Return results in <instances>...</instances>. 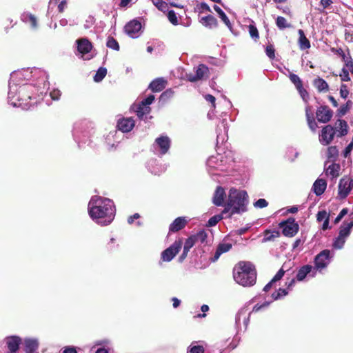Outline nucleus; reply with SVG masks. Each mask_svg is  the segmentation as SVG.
Segmentation results:
<instances>
[{
	"label": "nucleus",
	"instance_id": "obj_63",
	"mask_svg": "<svg viewBox=\"0 0 353 353\" xmlns=\"http://www.w3.org/2000/svg\"><path fill=\"white\" fill-rule=\"evenodd\" d=\"M348 109L346 108V105H341L337 110L336 115L339 117H341L344 116L347 112Z\"/></svg>",
	"mask_w": 353,
	"mask_h": 353
},
{
	"label": "nucleus",
	"instance_id": "obj_52",
	"mask_svg": "<svg viewBox=\"0 0 353 353\" xmlns=\"http://www.w3.org/2000/svg\"><path fill=\"white\" fill-rule=\"evenodd\" d=\"M218 250L222 253H225L228 252L232 248V244L231 243H220L218 245L217 248Z\"/></svg>",
	"mask_w": 353,
	"mask_h": 353
},
{
	"label": "nucleus",
	"instance_id": "obj_47",
	"mask_svg": "<svg viewBox=\"0 0 353 353\" xmlns=\"http://www.w3.org/2000/svg\"><path fill=\"white\" fill-rule=\"evenodd\" d=\"M195 243H196V242L195 239H194V236L192 235L185 240L183 249L189 252Z\"/></svg>",
	"mask_w": 353,
	"mask_h": 353
},
{
	"label": "nucleus",
	"instance_id": "obj_1",
	"mask_svg": "<svg viewBox=\"0 0 353 353\" xmlns=\"http://www.w3.org/2000/svg\"><path fill=\"white\" fill-rule=\"evenodd\" d=\"M48 88L46 71L38 68H23L10 74L8 101L14 107L29 110L47 94Z\"/></svg>",
	"mask_w": 353,
	"mask_h": 353
},
{
	"label": "nucleus",
	"instance_id": "obj_42",
	"mask_svg": "<svg viewBox=\"0 0 353 353\" xmlns=\"http://www.w3.org/2000/svg\"><path fill=\"white\" fill-rule=\"evenodd\" d=\"M346 240L338 235L333 241L332 247L336 250H341L343 248Z\"/></svg>",
	"mask_w": 353,
	"mask_h": 353
},
{
	"label": "nucleus",
	"instance_id": "obj_15",
	"mask_svg": "<svg viewBox=\"0 0 353 353\" xmlns=\"http://www.w3.org/2000/svg\"><path fill=\"white\" fill-rule=\"evenodd\" d=\"M353 180L348 177L342 178L339 183L338 195L341 199H345L352 190Z\"/></svg>",
	"mask_w": 353,
	"mask_h": 353
},
{
	"label": "nucleus",
	"instance_id": "obj_16",
	"mask_svg": "<svg viewBox=\"0 0 353 353\" xmlns=\"http://www.w3.org/2000/svg\"><path fill=\"white\" fill-rule=\"evenodd\" d=\"M228 126L226 119H223L216 129V146L222 145L228 140Z\"/></svg>",
	"mask_w": 353,
	"mask_h": 353
},
{
	"label": "nucleus",
	"instance_id": "obj_51",
	"mask_svg": "<svg viewBox=\"0 0 353 353\" xmlns=\"http://www.w3.org/2000/svg\"><path fill=\"white\" fill-rule=\"evenodd\" d=\"M289 78L296 88L301 87V85H302V81L298 75L290 72Z\"/></svg>",
	"mask_w": 353,
	"mask_h": 353
},
{
	"label": "nucleus",
	"instance_id": "obj_13",
	"mask_svg": "<svg viewBox=\"0 0 353 353\" xmlns=\"http://www.w3.org/2000/svg\"><path fill=\"white\" fill-rule=\"evenodd\" d=\"M78 54H81V58L89 60L92 57L86 56L92 49V43L87 38H81L76 41Z\"/></svg>",
	"mask_w": 353,
	"mask_h": 353
},
{
	"label": "nucleus",
	"instance_id": "obj_61",
	"mask_svg": "<svg viewBox=\"0 0 353 353\" xmlns=\"http://www.w3.org/2000/svg\"><path fill=\"white\" fill-rule=\"evenodd\" d=\"M340 77L342 81H348L350 80L349 72L347 70L343 68Z\"/></svg>",
	"mask_w": 353,
	"mask_h": 353
},
{
	"label": "nucleus",
	"instance_id": "obj_26",
	"mask_svg": "<svg viewBox=\"0 0 353 353\" xmlns=\"http://www.w3.org/2000/svg\"><path fill=\"white\" fill-rule=\"evenodd\" d=\"M188 221L185 217H178L175 219L173 222L170 225L169 231L172 232H178L182 230L187 224Z\"/></svg>",
	"mask_w": 353,
	"mask_h": 353
},
{
	"label": "nucleus",
	"instance_id": "obj_36",
	"mask_svg": "<svg viewBox=\"0 0 353 353\" xmlns=\"http://www.w3.org/2000/svg\"><path fill=\"white\" fill-rule=\"evenodd\" d=\"M314 85L319 92H327L329 90L327 83L322 78L318 77L314 80Z\"/></svg>",
	"mask_w": 353,
	"mask_h": 353
},
{
	"label": "nucleus",
	"instance_id": "obj_41",
	"mask_svg": "<svg viewBox=\"0 0 353 353\" xmlns=\"http://www.w3.org/2000/svg\"><path fill=\"white\" fill-rule=\"evenodd\" d=\"M107 74V69L103 67L99 68L95 75L94 76V81L95 82L101 81Z\"/></svg>",
	"mask_w": 353,
	"mask_h": 353
},
{
	"label": "nucleus",
	"instance_id": "obj_39",
	"mask_svg": "<svg viewBox=\"0 0 353 353\" xmlns=\"http://www.w3.org/2000/svg\"><path fill=\"white\" fill-rule=\"evenodd\" d=\"M276 25L280 30L289 28L291 27V24L289 23L285 18L283 17L279 16L276 19Z\"/></svg>",
	"mask_w": 353,
	"mask_h": 353
},
{
	"label": "nucleus",
	"instance_id": "obj_58",
	"mask_svg": "<svg viewBox=\"0 0 353 353\" xmlns=\"http://www.w3.org/2000/svg\"><path fill=\"white\" fill-rule=\"evenodd\" d=\"M327 218H329V215H327V212L325 210L319 211L317 213L316 219L319 222L325 221Z\"/></svg>",
	"mask_w": 353,
	"mask_h": 353
},
{
	"label": "nucleus",
	"instance_id": "obj_33",
	"mask_svg": "<svg viewBox=\"0 0 353 353\" xmlns=\"http://www.w3.org/2000/svg\"><path fill=\"white\" fill-rule=\"evenodd\" d=\"M299 35V46L301 50H304L310 48V42L308 39L305 37L303 30L300 29L298 30Z\"/></svg>",
	"mask_w": 353,
	"mask_h": 353
},
{
	"label": "nucleus",
	"instance_id": "obj_2",
	"mask_svg": "<svg viewBox=\"0 0 353 353\" xmlns=\"http://www.w3.org/2000/svg\"><path fill=\"white\" fill-rule=\"evenodd\" d=\"M88 214L92 220L101 226H107L114 220L116 208L114 202L100 196H92L88 205Z\"/></svg>",
	"mask_w": 353,
	"mask_h": 353
},
{
	"label": "nucleus",
	"instance_id": "obj_3",
	"mask_svg": "<svg viewBox=\"0 0 353 353\" xmlns=\"http://www.w3.org/2000/svg\"><path fill=\"white\" fill-rule=\"evenodd\" d=\"M249 196L245 190L232 188L229 190L228 198L223 213H228L230 218L234 214H241L248 211Z\"/></svg>",
	"mask_w": 353,
	"mask_h": 353
},
{
	"label": "nucleus",
	"instance_id": "obj_10",
	"mask_svg": "<svg viewBox=\"0 0 353 353\" xmlns=\"http://www.w3.org/2000/svg\"><path fill=\"white\" fill-rule=\"evenodd\" d=\"M279 226L282 229V234L288 237L294 236L299 230V225L294 218H289L280 222Z\"/></svg>",
	"mask_w": 353,
	"mask_h": 353
},
{
	"label": "nucleus",
	"instance_id": "obj_34",
	"mask_svg": "<svg viewBox=\"0 0 353 353\" xmlns=\"http://www.w3.org/2000/svg\"><path fill=\"white\" fill-rule=\"evenodd\" d=\"M201 22L203 25L211 29L215 28L218 26V21L211 14L202 17Z\"/></svg>",
	"mask_w": 353,
	"mask_h": 353
},
{
	"label": "nucleus",
	"instance_id": "obj_46",
	"mask_svg": "<svg viewBox=\"0 0 353 353\" xmlns=\"http://www.w3.org/2000/svg\"><path fill=\"white\" fill-rule=\"evenodd\" d=\"M299 152L293 148H289L286 153L288 159L291 161H294L299 157Z\"/></svg>",
	"mask_w": 353,
	"mask_h": 353
},
{
	"label": "nucleus",
	"instance_id": "obj_60",
	"mask_svg": "<svg viewBox=\"0 0 353 353\" xmlns=\"http://www.w3.org/2000/svg\"><path fill=\"white\" fill-rule=\"evenodd\" d=\"M61 96L60 90L57 89H54L50 92V97L52 100L57 101L59 99Z\"/></svg>",
	"mask_w": 353,
	"mask_h": 353
},
{
	"label": "nucleus",
	"instance_id": "obj_23",
	"mask_svg": "<svg viewBox=\"0 0 353 353\" xmlns=\"http://www.w3.org/2000/svg\"><path fill=\"white\" fill-rule=\"evenodd\" d=\"M352 219L349 221H344L339 228V236L347 239L351 234L353 228V213L350 214Z\"/></svg>",
	"mask_w": 353,
	"mask_h": 353
},
{
	"label": "nucleus",
	"instance_id": "obj_38",
	"mask_svg": "<svg viewBox=\"0 0 353 353\" xmlns=\"http://www.w3.org/2000/svg\"><path fill=\"white\" fill-rule=\"evenodd\" d=\"M193 236H194V239H195L196 243H199L201 244H204L206 243L208 234L205 230H200L196 234H194Z\"/></svg>",
	"mask_w": 353,
	"mask_h": 353
},
{
	"label": "nucleus",
	"instance_id": "obj_50",
	"mask_svg": "<svg viewBox=\"0 0 353 353\" xmlns=\"http://www.w3.org/2000/svg\"><path fill=\"white\" fill-rule=\"evenodd\" d=\"M268 205V202L265 199H259L253 203V206L256 209H262Z\"/></svg>",
	"mask_w": 353,
	"mask_h": 353
},
{
	"label": "nucleus",
	"instance_id": "obj_35",
	"mask_svg": "<svg viewBox=\"0 0 353 353\" xmlns=\"http://www.w3.org/2000/svg\"><path fill=\"white\" fill-rule=\"evenodd\" d=\"M214 10L217 12L219 14V17L220 19L223 21V22L225 24V26L229 28V30L232 32V23L225 14V13L216 5L214 6Z\"/></svg>",
	"mask_w": 353,
	"mask_h": 353
},
{
	"label": "nucleus",
	"instance_id": "obj_53",
	"mask_svg": "<svg viewBox=\"0 0 353 353\" xmlns=\"http://www.w3.org/2000/svg\"><path fill=\"white\" fill-rule=\"evenodd\" d=\"M275 50L272 45H269L265 48L266 55L270 59H273L275 57Z\"/></svg>",
	"mask_w": 353,
	"mask_h": 353
},
{
	"label": "nucleus",
	"instance_id": "obj_54",
	"mask_svg": "<svg viewBox=\"0 0 353 353\" xmlns=\"http://www.w3.org/2000/svg\"><path fill=\"white\" fill-rule=\"evenodd\" d=\"M296 88L299 91V93L300 94V95H301V98L303 99V100L306 101L307 99H308L309 96H308V93L306 91V90L304 89V88L303 86V84L301 85V87H297Z\"/></svg>",
	"mask_w": 353,
	"mask_h": 353
},
{
	"label": "nucleus",
	"instance_id": "obj_64",
	"mask_svg": "<svg viewBox=\"0 0 353 353\" xmlns=\"http://www.w3.org/2000/svg\"><path fill=\"white\" fill-rule=\"evenodd\" d=\"M63 353H77L76 347L73 346L65 347Z\"/></svg>",
	"mask_w": 353,
	"mask_h": 353
},
{
	"label": "nucleus",
	"instance_id": "obj_20",
	"mask_svg": "<svg viewBox=\"0 0 353 353\" xmlns=\"http://www.w3.org/2000/svg\"><path fill=\"white\" fill-rule=\"evenodd\" d=\"M21 20L28 25L32 30L38 29L39 23L37 18L29 12H24L21 14Z\"/></svg>",
	"mask_w": 353,
	"mask_h": 353
},
{
	"label": "nucleus",
	"instance_id": "obj_62",
	"mask_svg": "<svg viewBox=\"0 0 353 353\" xmlns=\"http://www.w3.org/2000/svg\"><path fill=\"white\" fill-rule=\"evenodd\" d=\"M308 126L312 131H315L317 128V123L314 120V118H310L307 120Z\"/></svg>",
	"mask_w": 353,
	"mask_h": 353
},
{
	"label": "nucleus",
	"instance_id": "obj_14",
	"mask_svg": "<svg viewBox=\"0 0 353 353\" xmlns=\"http://www.w3.org/2000/svg\"><path fill=\"white\" fill-rule=\"evenodd\" d=\"M194 74L190 73L187 74V79L190 82H196L208 77L209 69L205 64H199L194 68Z\"/></svg>",
	"mask_w": 353,
	"mask_h": 353
},
{
	"label": "nucleus",
	"instance_id": "obj_56",
	"mask_svg": "<svg viewBox=\"0 0 353 353\" xmlns=\"http://www.w3.org/2000/svg\"><path fill=\"white\" fill-rule=\"evenodd\" d=\"M154 96L149 94L145 99H143L140 103H143V106H150V104L154 101Z\"/></svg>",
	"mask_w": 353,
	"mask_h": 353
},
{
	"label": "nucleus",
	"instance_id": "obj_30",
	"mask_svg": "<svg viewBox=\"0 0 353 353\" xmlns=\"http://www.w3.org/2000/svg\"><path fill=\"white\" fill-rule=\"evenodd\" d=\"M146 168L152 174L155 175L160 174L163 172L161 166L157 163V159H152L147 162Z\"/></svg>",
	"mask_w": 353,
	"mask_h": 353
},
{
	"label": "nucleus",
	"instance_id": "obj_45",
	"mask_svg": "<svg viewBox=\"0 0 353 353\" xmlns=\"http://www.w3.org/2000/svg\"><path fill=\"white\" fill-rule=\"evenodd\" d=\"M339 123L340 128V136H344L347 133V123L345 120L338 119L336 123Z\"/></svg>",
	"mask_w": 353,
	"mask_h": 353
},
{
	"label": "nucleus",
	"instance_id": "obj_21",
	"mask_svg": "<svg viewBox=\"0 0 353 353\" xmlns=\"http://www.w3.org/2000/svg\"><path fill=\"white\" fill-rule=\"evenodd\" d=\"M307 275L310 277H314L316 275V270L311 265L302 266L297 272L296 279L299 281H302Z\"/></svg>",
	"mask_w": 353,
	"mask_h": 353
},
{
	"label": "nucleus",
	"instance_id": "obj_4",
	"mask_svg": "<svg viewBox=\"0 0 353 353\" xmlns=\"http://www.w3.org/2000/svg\"><path fill=\"white\" fill-rule=\"evenodd\" d=\"M288 294V292L285 289L279 288L277 291H275L272 294V299L270 301H267L263 302L262 304H256L253 307L252 312H248V310L246 308H241L239 310L235 317V325L236 327L239 330H242L241 327V321L243 325V331L247 330L248 325L250 322V316L252 312H257L263 310H265L268 307L270 304L272 302V301L279 300Z\"/></svg>",
	"mask_w": 353,
	"mask_h": 353
},
{
	"label": "nucleus",
	"instance_id": "obj_7",
	"mask_svg": "<svg viewBox=\"0 0 353 353\" xmlns=\"http://www.w3.org/2000/svg\"><path fill=\"white\" fill-rule=\"evenodd\" d=\"M88 122L85 121L75 123L72 131L74 140L79 148L88 145L90 143V131L88 130Z\"/></svg>",
	"mask_w": 353,
	"mask_h": 353
},
{
	"label": "nucleus",
	"instance_id": "obj_44",
	"mask_svg": "<svg viewBox=\"0 0 353 353\" xmlns=\"http://www.w3.org/2000/svg\"><path fill=\"white\" fill-rule=\"evenodd\" d=\"M106 46L108 48L118 51L119 50V43L112 37H108L106 42Z\"/></svg>",
	"mask_w": 353,
	"mask_h": 353
},
{
	"label": "nucleus",
	"instance_id": "obj_48",
	"mask_svg": "<svg viewBox=\"0 0 353 353\" xmlns=\"http://www.w3.org/2000/svg\"><path fill=\"white\" fill-rule=\"evenodd\" d=\"M167 17H168L169 21L172 24H173L174 26L178 24V23H179L178 18H177L176 12L173 10L168 11Z\"/></svg>",
	"mask_w": 353,
	"mask_h": 353
},
{
	"label": "nucleus",
	"instance_id": "obj_12",
	"mask_svg": "<svg viewBox=\"0 0 353 353\" xmlns=\"http://www.w3.org/2000/svg\"><path fill=\"white\" fill-rule=\"evenodd\" d=\"M124 30L130 37L138 38L143 32L142 24L139 20L133 19L125 26Z\"/></svg>",
	"mask_w": 353,
	"mask_h": 353
},
{
	"label": "nucleus",
	"instance_id": "obj_37",
	"mask_svg": "<svg viewBox=\"0 0 353 353\" xmlns=\"http://www.w3.org/2000/svg\"><path fill=\"white\" fill-rule=\"evenodd\" d=\"M279 236L280 232L278 230H273L271 232L270 230H267L265 231V236L263 239V241L267 242L274 241L276 238L279 237Z\"/></svg>",
	"mask_w": 353,
	"mask_h": 353
},
{
	"label": "nucleus",
	"instance_id": "obj_57",
	"mask_svg": "<svg viewBox=\"0 0 353 353\" xmlns=\"http://www.w3.org/2000/svg\"><path fill=\"white\" fill-rule=\"evenodd\" d=\"M348 212V210L347 208H343L337 216L335 218L334 223L335 224L338 223Z\"/></svg>",
	"mask_w": 353,
	"mask_h": 353
},
{
	"label": "nucleus",
	"instance_id": "obj_29",
	"mask_svg": "<svg viewBox=\"0 0 353 353\" xmlns=\"http://www.w3.org/2000/svg\"><path fill=\"white\" fill-rule=\"evenodd\" d=\"M39 342L36 339H26L24 340V351L26 353H33L38 349Z\"/></svg>",
	"mask_w": 353,
	"mask_h": 353
},
{
	"label": "nucleus",
	"instance_id": "obj_5",
	"mask_svg": "<svg viewBox=\"0 0 353 353\" xmlns=\"http://www.w3.org/2000/svg\"><path fill=\"white\" fill-rule=\"evenodd\" d=\"M230 152L212 155L206 161L207 170L212 176L221 175L232 165L234 162Z\"/></svg>",
	"mask_w": 353,
	"mask_h": 353
},
{
	"label": "nucleus",
	"instance_id": "obj_6",
	"mask_svg": "<svg viewBox=\"0 0 353 353\" xmlns=\"http://www.w3.org/2000/svg\"><path fill=\"white\" fill-rule=\"evenodd\" d=\"M234 281L244 287L252 286L256 280V272L254 266L250 262H239L234 269Z\"/></svg>",
	"mask_w": 353,
	"mask_h": 353
},
{
	"label": "nucleus",
	"instance_id": "obj_32",
	"mask_svg": "<svg viewBox=\"0 0 353 353\" xmlns=\"http://www.w3.org/2000/svg\"><path fill=\"white\" fill-rule=\"evenodd\" d=\"M325 167L326 175L331 176L332 178H336L339 176L340 170L339 164L332 163L327 166V163H325Z\"/></svg>",
	"mask_w": 353,
	"mask_h": 353
},
{
	"label": "nucleus",
	"instance_id": "obj_8",
	"mask_svg": "<svg viewBox=\"0 0 353 353\" xmlns=\"http://www.w3.org/2000/svg\"><path fill=\"white\" fill-rule=\"evenodd\" d=\"M170 145V139L168 136L161 135L155 139L151 146V150L158 157H162L169 151Z\"/></svg>",
	"mask_w": 353,
	"mask_h": 353
},
{
	"label": "nucleus",
	"instance_id": "obj_19",
	"mask_svg": "<svg viewBox=\"0 0 353 353\" xmlns=\"http://www.w3.org/2000/svg\"><path fill=\"white\" fill-rule=\"evenodd\" d=\"M226 196L224 188L221 186H217L213 194L212 203L216 206L225 207Z\"/></svg>",
	"mask_w": 353,
	"mask_h": 353
},
{
	"label": "nucleus",
	"instance_id": "obj_11",
	"mask_svg": "<svg viewBox=\"0 0 353 353\" xmlns=\"http://www.w3.org/2000/svg\"><path fill=\"white\" fill-rule=\"evenodd\" d=\"M183 241L179 239L174 241L170 247L163 250L161 254V259L163 261L170 262L178 254L181 249Z\"/></svg>",
	"mask_w": 353,
	"mask_h": 353
},
{
	"label": "nucleus",
	"instance_id": "obj_59",
	"mask_svg": "<svg viewBox=\"0 0 353 353\" xmlns=\"http://www.w3.org/2000/svg\"><path fill=\"white\" fill-rule=\"evenodd\" d=\"M285 271L283 268H281L277 273L274 275V276L272 279V281L274 283L280 281L282 277L284 276Z\"/></svg>",
	"mask_w": 353,
	"mask_h": 353
},
{
	"label": "nucleus",
	"instance_id": "obj_27",
	"mask_svg": "<svg viewBox=\"0 0 353 353\" xmlns=\"http://www.w3.org/2000/svg\"><path fill=\"white\" fill-rule=\"evenodd\" d=\"M327 187L325 180L318 179L313 184L312 190L316 196H321L323 194Z\"/></svg>",
	"mask_w": 353,
	"mask_h": 353
},
{
	"label": "nucleus",
	"instance_id": "obj_40",
	"mask_svg": "<svg viewBox=\"0 0 353 353\" xmlns=\"http://www.w3.org/2000/svg\"><path fill=\"white\" fill-rule=\"evenodd\" d=\"M226 213H223V212L219 214H216L212 217H210L208 221L207 225L209 227L215 226L221 220L224 218V214Z\"/></svg>",
	"mask_w": 353,
	"mask_h": 353
},
{
	"label": "nucleus",
	"instance_id": "obj_18",
	"mask_svg": "<svg viewBox=\"0 0 353 353\" xmlns=\"http://www.w3.org/2000/svg\"><path fill=\"white\" fill-rule=\"evenodd\" d=\"M316 117L321 123H327L330 121L333 115V112L327 106L323 105L316 110Z\"/></svg>",
	"mask_w": 353,
	"mask_h": 353
},
{
	"label": "nucleus",
	"instance_id": "obj_17",
	"mask_svg": "<svg viewBox=\"0 0 353 353\" xmlns=\"http://www.w3.org/2000/svg\"><path fill=\"white\" fill-rule=\"evenodd\" d=\"M335 134L334 128L330 125L325 126L319 136V141L323 145L330 144L334 139Z\"/></svg>",
	"mask_w": 353,
	"mask_h": 353
},
{
	"label": "nucleus",
	"instance_id": "obj_55",
	"mask_svg": "<svg viewBox=\"0 0 353 353\" xmlns=\"http://www.w3.org/2000/svg\"><path fill=\"white\" fill-rule=\"evenodd\" d=\"M349 94V90L347 89V87L345 84H342L340 88V95L341 97L346 99Z\"/></svg>",
	"mask_w": 353,
	"mask_h": 353
},
{
	"label": "nucleus",
	"instance_id": "obj_25",
	"mask_svg": "<svg viewBox=\"0 0 353 353\" xmlns=\"http://www.w3.org/2000/svg\"><path fill=\"white\" fill-rule=\"evenodd\" d=\"M21 342V338L17 336L8 337L7 339L6 344L9 350V353H17L19 348Z\"/></svg>",
	"mask_w": 353,
	"mask_h": 353
},
{
	"label": "nucleus",
	"instance_id": "obj_49",
	"mask_svg": "<svg viewBox=\"0 0 353 353\" xmlns=\"http://www.w3.org/2000/svg\"><path fill=\"white\" fill-rule=\"evenodd\" d=\"M248 28L250 37L255 41L259 39V35L256 27L253 24H250L249 25Z\"/></svg>",
	"mask_w": 353,
	"mask_h": 353
},
{
	"label": "nucleus",
	"instance_id": "obj_31",
	"mask_svg": "<svg viewBox=\"0 0 353 353\" xmlns=\"http://www.w3.org/2000/svg\"><path fill=\"white\" fill-rule=\"evenodd\" d=\"M134 112L137 113V117L142 119L144 116L150 112L151 108L150 106H143V103H139L133 107Z\"/></svg>",
	"mask_w": 353,
	"mask_h": 353
},
{
	"label": "nucleus",
	"instance_id": "obj_43",
	"mask_svg": "<svg viewBox=\"0 0 353 353\" xmlns=\"http://www.w3.org/2000/svg\"><path fill=\"white\" fill-rule=\"evenodd\" d=\"M153 4L163 12L168 11V4L163 0H152Z\"/></svg>",
	"mask_w": 353,
	"mask_h": 353
},
{
	"label": "nucleus",
	"instance_id": "obj_28",
	"mask_svg": "<svg viewBox=\"0 0 353 353\" xmlns=\"http://www.w3.org/2000/svg\"><path fill=\"white\" fill-rule=\"evenodd\" d=\"M165 84L166 81L163 78H157L150 83L148 88L153 92H161L165 88Z\"/></svg>",
	"mask_w": 353,
	"mask_h": 353
},
{
	"label": "nucleus",
	"instance_id": "obj_22",
	"mask_svg": "<svg viewBox=\"0 0 353 353\" xmlns=\"http://www.w3.org/2000/svg\"><path fill=\"white\" fill-rule=\"evenodd\" d=\"M135 125L134 119L131 117L119 119L117 123V128L122 132H130Z\"/></svg>",
	"mask_w": 353,
	"mask_h": 353
},
{
	"label": "nucleus",
	"instance_id": "obj_24",
	"mask_svg": "<svg viewBox=\"0 0 353 353\" xmlns=\"http://www.w3.org/2000/svg\"><path fill=\"white\" fill-rule=\"evenodd\" d=\"M208 345L203 341H193L188 346L187 353H205Z\"/></svg>",
	"mask_w": 353,
	"mask_h": 353
},
{
	"label": "nucleus",
	"instance_id": "obj_9",
	"mask_svg": "<svg viewBox=\"0 0 353 353\" xmlns=\"http://www.w3.org/2000/svg\"><path fill=\"white\" fill-rule=\"evenodd\" d=\"M334 256V253H331L330 250H323L320 252L314 258V267L313 268L316 270L321 271L327 268L330 263L331 259Z\"/></svg>",
	"mask_w": 353,
	"mask_h": 353
}]
</instances>
